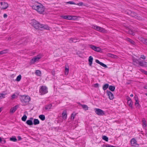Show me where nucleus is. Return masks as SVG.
I'll use <instances>...</instances> for the list:
<instances>
[{
	"label": "nucleus",
	"instance_id": "obj_19",
	"mask_svg": "<svg viewBox=\"0 0 147 147\" xmlns=\"http://www.w3.org/2000/svg\"><path fill=\"white\" fill-rule=\"evenodd\" d=\"M40 122L39 120L37 119H34L33 121V124L34 125H36L39 124Z\"/></svg>",
	"mask_w": 147,
	"mask_h": 147
},
{
	"label": "nucleus",
	"instance_id": "obj_5",
	"mask_svg": "<svg viewBox=\"0 0 147 147\" xmlns=\"http://www.w3.org/2000/svg\"><path fill=\"white\" fill-rule=\"evenodd\" d=\"M92 28L95 30L102 33H106L107 30L105 29L96 25H93Z\"/></svg>",
	"mask_w": 147,
	"mask_h": 147
},
{
	"label": "nucleus",
	"instance_id": "obj_50",
	"mask_svg": "<svg viewBox=\"0 0 147 147\" xmlns=\"http://www.w3.org/2000/svg\"><path fill=\"white\" fill-rule=\"evenodd\" d=\"M140 58L143 59H145L146 58L143 55H141Z\"/></svg>",
	"mask_w": 147,
	"mask_h": 147
},
{
	"label": "nucleus",
	"instance_id": "obj_28",
	"mask_svg": "<svg viewBox=\"0 0 147 147\" xmlns=\"http://www.w3.org/2000/svg\"><path fill=\"white\" fill-rule=\"evenodd\" d=\"M39 117L42 121H44L45 119V116L43 115H39Z\"/></svg>",
	"mask_w": 147,
	"mask_h": 147
},
{
	"label": "nucleus",
	"instance_id": "obj_7",
	"mask_svg": "<svg viewBox=\"0 0 147 147\" xmlns=\"http://www.w3.org/2000/svg\"><path fill=\"white\" fill-rule=\"evenodd\" d=\"M8 7V4L4 2H0V7L2 9H6Z\"/></svg>",
	"mask_w": 147,
	"mask_h": 147
},
{
	"label": "nucleus",
	"instance_id": "obj_64",
	"mask_svg": "<svg viewBox=\"0 0 147 147\" xmlns=\"http://www.w3.org/2000/svg\"><path fill=\"white\" fill-rule=\"evenodd\" d=\"M112 147H116L115 146H112Z\"/></svg>",
	"mask_w": 147,
	"mask_h": 147
},
{
	"label": "nucleus",
	"instance_id": "obj_13",
	"mask_svg": "<svg viewBox=\"0 0 147 147\" xmlns=\"http://www.w3.org/2000/svg\"><path fill=\"white\" fill-rule=\"evenodd\" d=\"M96 62L99 64L100 65H101L103 67H107V65L103 63L102 62H100L98 60L96 59L95 61Z\"/></svg>",
	"mask_w": 147,
	"mask_h": 147
},
{
	"label": "nucleus",
	"instance_id": "obj_43",
	"mask_svg": "<svg viewBox=\"0 0 147 147\" xmlns=\"http://www.w3.org/2000/svg\"><path fill=\"white\" fill-rule=\"evenodd\" d=\"M76 5L79 6H82L84 5V4L82 2H80L79 3H78L77 4H76Z\"/></svg>",
	"mask_w": 147,
	"mask_h": 147
},
{
	"label": "nucleus",
	"instance_id": "obj_56",
	"mask_svg": "<svg viewBox=\"0 0 147 147\" xmlns=\"http://www.w3.org/2000/svg\"><path fill=\"white\" fill-rule=\"evenodd\" d=\"M127 99L128 101L131 100L130 98L129 97H127Z\"/></svg>",
	"mask_w": 147,
	"mask_h": 147
},
{
	"label": "nucleus",
	"instance_id": "obj_18",
	"mask_svg": "<svg viewBox=\"0 0 147 147\" xmlns=\"http://www.w3.org/2000/svg\"><path fill=\"white\" fill-rule=\"evenodd\" d=\"M8 51V50L7 49L0 51V55L7 53Z\"/></svg>",
	"mask_w": 147,
	"mask_h": 147
},
{
	"label": "nucleus",
	"instance_id": "obj_44",
	"mask_svg": "<svg viewBox=\"0 0 147 147\" xmlns=\"http://www.w3.org/2000/svg\"><path fill=\"white\" fill-rule=\"evenodd\" d=\"M139 63V65L141 66H144V64L141 61L139 62V63Z\"/></svg>",
	"mask_w": 147,
	"mask_h": 147
},
{
	"label": "nucleus",
	"instance_id": "obj_45",
	"mask_svg": "<svg viewBox=\"0 0 147 147\" xmlns=\"http://www.w3.org/2000/svg\"><path fill=\"white\" fill-rule=\"evenodd\" d=\"M67 4H75V3L72 1H69L66 3Z\"/></svg>",
	"mask_w": 147,
	"mask_h": 147
},
{
	"label": "nucleus",
	"instance_id": "obj_21",
	"mask_svg": "<svg viewBox=\"0 0 147 147\" xmlns=\"http://www.w3.org/2000/svg\"><path fill=\"white\" fill-rule=\"evenodd\" d=\"M108 56L109 57H111V58H117L118 57L117 56V55L112 54H108Z\"/></svg>",
	"mask_w": 147,
	"mask_h": 147
},
{
	"label": "nucleus",
	"instance_id": "obj_22",
	"mask_svg": "<svg viewBox=\"0 0 147 147\" xmlns=\"http://www.w3.org/2000/svg\"><path fill=\"white\" fill-rule=\"evenodd\" d=\"M69 71V69L68 66H65V75H67Z\"/></svg>",
	"mask_w": 147,
	"mask_h": 147
},
{
	"label": "nucleus",
	"instance_id": "obj_36",
	"mask_svg": "<svg viewBox=\"0 0 147 147\" xmlns=\"http://www.w3.org/2000/svg\"><path fill=\"white\" fill-rule=\"evenodd\" d=\"M71 18L70 20H75L77 19L76 17L75 16H71Z\"/></svg>",
	"mask_w": 147,
	"mask_h": 147
},
{
	"label": "nucleus",
	"instance_id": "obj_34",
	"mask_svg": "<svg viewBox=\"0 0 147 147\" xmlns=\"http://www.w3.org/2000/svg\"><path fill=\"white\" fill-rule=\"evenodd\" d=\"M76 115V113H72L71 116V119L73 120Z\"/></svg>",
	"mask_w": 147,
	"mask_h": 147
},
{
	"label": "nucleus",
	"instance_id": "obj_55",
	"mask_svg": "<svg viewBox=\"0 0 147 147\" xmlns=\"http://www.w3.org/2000/svg\"><path fill=\"white\" fill-rule=\"evenodd\" d=\"M144 89H147V85H145L144 87Z\"/></svg>",
	"mask_w": 147,
	"mask_h": 147
},
{
	"label": "nucleus",
	"instance_id": "obj_62",
	"mask_svg": "<svg viewBox=\"0 0 147 147\" xmlns=\"http://www.w3.org/2000/svg\"><path fill=\"white\" fill-rule=\"evenodd\" d=\"M145 135H146V137H147V131L146 133V134H145Z\"/></svg>",
	"mask_w": 147,
	"mask_h": 147
},
{
	"label": "nucleus",
	"instance_id": "obj_20",
	"mask_svg": "<svg viewBox=\"0 0 147 147\" xmlns=\"http://www.w3.org/2000/svg\"><path fill=\"white\" fill-rule=\"evenodd\" d=\"M52 107V105L51 104H50L49 105H47L45 106V109L46 110H48L50 109Z\"/></svg>",
	"mask_w": 147,
	"mask_h": 147
},
{
	"label": "nucleus",
	"instance_id": "obj_1",
	"mask_svg": "<svg viewBox=\"0 0 147 147\" xmlns=\"http://www.w3.org/2000/svg\"><path fill=\"white\" fill-rule=\"evenodd\" d=\"M32 7L33 9L40 14H43L45 9V7L41 4L37 2H35Z\"/></svg>",
	"mask_w": 147,
	"mask_h": 147
},
{
	"label": "nucleus",
	"instance_id": "obj_52",
	"mask_svg": "<svg viewBox=\"0 0 147 147\" xmlns=\"http://www.w3.org/2000/svg\"><path fill=\"white\" fill-rule=\"evenodd\" d=\"M98 86V84H94V87H97Z\"/></svg>",
	"mask_w": 147,
	"mask_h": 147
},
{
	"label": "nucleus",
	"instance_id": "obj_29",
	"mask_svg": "<svg viewBox=\"0 0 147 147\" xmlns=\"http://www.w3.org/2000/svg\"><path fill=\"white\" fill-rule=\"evenodd\" d=\"M127 104L129 107L132 108V102L131 100H129L127 101Z\"/></svg>",
	"mask_w": 147,
	"mask_h": 147
},
{
	"label": "nucleus",
	"instance_id": "obj_61",
	"mask_svg": "<svg viewBox=\"0 0 147 147\" xmlns=\"http://www.w3.org/2000/svg\"><path fill=\"white\" fill-rule=\"evenodd\" d=\"M133 94H131L130 95V96L131 97H133Z\"/></svg>",
	"mask_w": 147,
	"mask_h": 147
},
{
	"label": "nucleus",
	"instance_id": "obj_37",
	"mask_svg": "<svg viewBox=\"0 0 147 147\" xmlns=\"http://www.w3.org/2000/svg\"><path fill=\"white\" fill-rule=\"evenodd\" d=\"M143 126V127H145L146 126V121L144 120H142Z\"/></svg>",
	"mask_w": 147,
	"mask_h": 147
},
{
	"label": "nucleus",
	"instance_id": "obj_23",
	"mask_svg": "<svg viewBox=\"0 0 147 147\" xmlns=\"http://www.w3.org/2000/svg\"><path fill=\"white\" fill-rule=\"evenodd\" d=\"M126 40L132 45H134L135 44V42L129 38H127Z\"/></svg>",
	"mask_w": 147,
	"mask_h": 147
},
{
	"label": "nucleus",
	"instance_id": "obj_4",
	"mask_svg": "<svg viewBox=\"0 0 147 147\" xmlns=\"http://www.w3.org/2000/svg\"><path fill=\"white\" fill-rule=\"evenodd\" d=\"M42 57V55L39 54L36 56H35L34 58L32 59L30 61L31 64H34V63L39 60Z\"/></svg>",
	"mask_w": 147,
	"mask_h": 147
},
{
	"label": "nucleus",
	"instance_id": "obj_11",
	"mask_svg": "<svg viewBox=\"0 0 147 147\" xmlns=\"http://www.w3.org/2000/svg\"><path fill=\"white\" fill-rule=\"evenodd\" d=\"M107 94L108 95L109 98L110 100H113L114 98V96L113 93L110 91H107Z\"/></svg>",
	"mask_w": 147,
	"mask_h": 147
},
{
	"label": "nucleus",
	"instance_id": "obj_35",
	"mask_svg": "<svg viewBox=\"0 0 147 147\" xmlns=\"http://www.w3.org/2000/svg\"><path fill=\"white\" fill-rule=\"evenodd\" d=\"M21 77H21V75H19L17 77V78L16 79V80L17 81H18V82L20 81L21 79Z\"/></svg>",
	"mask_w": 147,
	"mask_h": 147
},
{
	"label": "nucleus",
	"instance_id": "obj_25",
	"mask_svg": "<svg viewBox=\"0 0 147 147\" xmlns=\"http://www.w3.org/2000/svg\"><path fill=\"white\" fill-rule=\"evenodd\" d=\"M109 89L112 91H114L115 89V87L114 86H110L109 87Z\"/></svg>",
	"mask_w": 147,
	"mask_h": 147
},
{
	"label": "nucleus",
	"instance_id": "obj_48",
	"mask_svg": "<svg viewBox=\"0 0 147 147\" xmlns=\"http://www.w3.org/2000/svg\"><path fill=\"white\" fill-rule=\"evenodd\" d=\"M133 61L134 63H138V61L137 59H133Z\"/></svg>",
	"mask_w": 147,
	"mask_h": 147
},
{
	"label": "nucleus",
	"instance_id": "obj_51",
	"mask_svg": "<svg viewBox=\"0 0 147 147\" xmlns=\"http://www.w3.org/2000/svg\"><path fill=\"white\" fill-rule=\"evenodd\" d=\"M51 73H52V74L53 76H54L55 74V71H51Z\"/></svg>",
	"mask_w": 147,
	"mask_h": 147
},
{
	"label": "nucleus",
	"instance_id": "obj_17",
	"mask_svg": "<svg viewBox=\"0 0 147 147\" xmlns=\"http://www.w3.org/2000/svg\"><path fill=\"white\" fill-rule=\"evenodd\" d=\"M24 113L25 114V115H24V116L22 117V121H26L27 118V117L26 115V114H27V113L26 111Z\"/></svg>",
	"mask_w": 147,
	"mask_h": 147
},
{
	"label": "nucleus",
	"instance_id": "obj_53",
	"mask_svg": "<svg viewBox=\"0 0 147 147\" xmlns=\"http://www.w3.org/2000/svg\"><path fill=\"white\" fill-rule=\"evenodd\" d=\"M7 14H4L3 15V17H4V18H7Z\"/></svg>",
	"mask_w": 147,
	"mask_h": 147
},
{
	"label": "nucleus",
	"instance_id": "obj_6",
	"mask_svg": "<svg viewBox=\"0 0 147 147\" xmlns=\"http://www.w3.org/2000/svg\"><path fill=\"white\" fill-rule=\"evenodd\" d=\"M39 91L42 95L45 94L48 92L46 86H42L41 87Z\"/></svg>",
	"mask_w": 147,
	"mask_h": 147
},
{
	"label": "nucleus",
	"instance_id": "obj_3",
	"mask_svg": "<svg viewBox=\"0 0 147 147\" xmlns=\"http://www.w3.org/2000/svg\"><path fill=\"white\" fill-rule=\"evenodd\" d=\"M20 99L24 105L28 104L30 100L29 96L25 95L22 96L20 98Z\"/></svg>",
	"mask_w": 147,
	"mask_h": 147
},
{
	"label": "nucleus",
	"instance_id": "obj_57",
	"mask_svg": "<svg viewBox=\"0 0 147 147\" xmlns=\"http://www.w3.org/2000/svg\"><path fill=\"white\" fill-rule=\"evenodd\" d=\"M18 140H20L21 139V138L20 136H18Z\"/></svg>",
	"mask_w": 147,
	"mask_h": 147
},
{
	"label": "nucleus",
	"instance_id": "obj_24",
	"mask_svg": "<svg viewBox=\"0 0 147 147\" xmlns=\"http://www.w3.org/2000/svg\"><path fill=\"white\" fill-rule=\"evenodd\" d=\"M80 105L85 110H87L88 109V107L87 105H82L80 104Z\"/></svg>",
	"mask_w": 147,
	"mask_h": 147
},
{
	"label": "nucleus",
	"instance_id": "obj_32",
	"mask_svg": "<svg viewBox=\"0 0 147 147\" xmlns=\"http://www.w3.org/2000/svg\"><path fill=\"white\" fill-rule=\"evenodd\" d=\"M109 87V84H105L103 86V89L104 90H105Z\"/></svg>",
	"mask_w": 147,
	"mask_h": 147
},
{
	"label": "nucleus",
	"instance_id": "obj_26",
	"mask_svg": "<svg viewBox=\"0 0 147 147\" xmlns=\"http://www.w3.org/2000/svg\"><path fill=\"white\" fill-rule=\"evenodd\" d=\"M62 117H63L64 118H66L67 116V115L66 113V111L65 110L63 113L62 114Z\"/></svg>",
	"mask_w": 147,
	"mask_h": 147
},
{
	"label": "nucleus",
	"instance_id": "obj_40",
	"mask_svg": "<svg viewBox=\"0 0 147 147\" xmlns=\"http://www.w3.org/2000/svg\"><path fill=\"white\" fill-rule=\"evenodd\" d=\"M35 73L38 75H40L41 73L40 71L38 70H36Z\"/></svg>",
	"mask_w": 147,
	"mask_h": 147
},
{
	"label": "nucleus",
	"instance_id": "obj_38",
	"mask_svg": "<svg viewBox=\"0 0 147 147\" xmlns=\"http://www.w3.org/2000/svg\"><path fill=\"white\" fill-rule=\"evenodd\" d=\"M102 138L103 140H105L106 141H108V138L106 136H104L102 137Z\"/></svg>",
	"mask_w": 147,
	"mask_h": 147
},
{
	"label": "nucleus",
	"instance_id": "obj_2",
	"mask_svg": "<svg viewBox=\"0 0 147 147\" xmlns=\"http://www.w3.org/2000/svg\"><path fill=\"white\" fill-rule=\"evenodd\" d=\"M30 23L36 29H40L43 27V25L40 24L39 22L34 19L32 20Z\"/></svg>",
	"mask_w": 147,
	"mask_h": 147
},
{
	"label": "nucleus",
	"instance_id": "obj_9",
	"mask_svg": "<svg viewBox=\"0 0 147 147\" xmlns=\"http://www.w3.org/2000/svg\"><path fill=\"white\" fill-rule=\"evenodd\" d=\"M131 146L134 147H138L139 145L137 143L136 140L134 138L132 139L131 141Z\"/></svg>",
	"mask_w": 147,
	"mask_h": 147
},
{
	"label": "nucleus",
	"instance_id": "obj_60",
	"mask_svg": "<svg viewBox=\"0 0 147 147\" xmlns=\"http://www.w3.org/2000/svg\"><path fill=\"white\" fill-rule=\"evenodd\" d=\"M2 139H1V137H0V142H2Z\"/></svg>",
	"mask_w": 147,
	"mask_h": 147
},
{
	"label": "nucleus",
	"instance_id": "obj_10",
	"mask_svg": "<svg viewBox=\"0 0 147 147\" xmlns=\"http://www.w3.org/2000/svg\"><path fill=\"white\" fill-rule=\"evenodd\" d=\"M90 48L95 51L99 52L101 50V49L98 47H97L92 45H89Z\"/></svg>",
	"mask_w": 147,
	"mask_h": 147
},
{
	"label": "nucleus",
	"instance_id": "obj_49",
	"mask_svg": "<svg viewBox=\"0 0 147 147\" xmlns=\"http://www.w3.org/2000/svg\"><path fill=\"white\" fill-rule=\"evenodd\" d=\"M45 29H46L47 30H49L50 29V28L48 27V26H46L45 27H44L43 26V27Z\"/></svg>",
	"mask_w": 147,
	"mask_h": 147
},
{
	"label": "nucleus",
	"instance_id": "obj_12",
	"mask_svg": "<svg viewBox=\"0 0 147 147\" xmlns=\"http://www.w3.org/2000/svg\"><path fill=\"white\" fill-rule=\"evenodd\" d=\"M33 118L31 117L30 118V119L27 120L26 121V123L28 125H31L33 124L32 122V120Z\"/></svg>",
	"mask_w": 147,
	"mask_h": 147
},
{
	"label": "nucleus",
	"instance_id": "obj_59",
	"mask_svg": "<svg viewBox=\"0 0 147 147\" xmlns=\"http://www.w3.org/2000/svg\"><path fill=\"white\" fill-rule=\"evenodd\" d=\"M1 111H2V108L1 107L0 108V113L1 112Z\"/></svg>",
	"mask_w": 147,
	"mask_h": 147
},
{
	"label": "nucleus",
	"instance_id": "obj_58",
	"mask_svg": "<svg viewBox=\"0 0 147 147\" xmlns=\"http://www.w3.org/2000/svg\"><path fill=\"white\" fill-rule=\"evenodd\" d=\"M144 73L145 74H146L147 75V71H144Z\"/></svg>",
	"mask_w": 147,
	"mask_h": 147
},
{
	"label": "nucleus",
	"instance_id": "obj_15",
	"mask_svg": "<svg viewBox=\"0 0 147 147\" xmlns=\"http://www.w3.org/2000/svg\"><path fill=\"white\" fill-rule=\"evenodd\" d=\"M61 17L64 19L68 20H70L71 19V16H61Z\"/></svg>",
	"mask_w": 147,
	"mask_h": 147
},
{
	"label": "nucleus",
	"instance_id": "obj_30",
	"mask_svg": "<svg viewBox=\"0 0 147 147\" xmlns=\"http://www.w3.org/2000/svg\"><path fill=\"white\" fill-rule=\"evenodd\" d=\"M7 94L6 93H1L0 94V99L5 98V96Z\"/></svg>",
	"mask_w": 147,
	"mask_h": 147
},
{
	"label": "nucleus",
	"instance_id": "obj_46",
	"mask_svg": "<svg viewBox=\"0 0 147 147\" xmlns=\"http://www.w3.org/2000/svg\"><path fill=\"white\" fill-rule=\"evenodd\" d=\"M74 39L71 38L70 39L69 41L70 43H72L73 42H76V41H74Z\"/></svg>",
	"mask_w": 147,
	"mask_h": 147
},
{
	"label": "nucleus",
	"instance_id": "obj_47",
	"mask_svg": "<svg viewBox=\"0 0 147 147\" xmlns=\"http://www.w3.org/2000/svg\"><path fill=\"white\" fill-rule=\"evenodd\" d=\"M135 99L136 101V102H138V96L137 95H136L135 96Z\"/></svg>",
	"mask_w": 147,
	"mask_h": 147
},
{
	"label": "nucleus",
	"instance_id": "obj_39",
	"mask_svg": "<svg viewBox=\"0 0 147 147\" xmlns=\"http://www.w3.org/2000/svg\"><path fill=\"white\" fill-rule=\"evenodd\" d=\"M128 32L129 34H131L133 35H134V34L132 30H129L128 31Z\"/></svg>",
	"mask_w": 147,
	"mask_h": 147
},
{
	"label": "nucleus",
	"instance_id": "obj_41",
	"mask_svg": "<svg viewBox=\"0 0 147 147\" xmlns=\"http://www.w3.org/2000/svg\"><path fill=\"white\" fill-rule=\"evenodd\" d=\"M135 105L137 107L139 108L140 107V105L139 104L138 102H135Z\"/></svg>",
	"mask_w": 147,
	"mask_h": 147
},
{
	"label": "nucleus",
	"instance_id": "obj_16",
	"mask_svg": "<svg viewBox=\"0 0 147 147\" xmlns=\"http://www.w3.org/2000/svg\"><path fill=\"white\" fill-rule=\"evenodd\" d=\"M17 105H16L14 107L12 108L10 110V112L11 113H14L17 110Z\"/></svg>",
	"mask_w": 147,
	"mask_h": 147
},
{
	"label": "nucleus",
	"instance_id": "obj_31",
	"mask_svg": "<svg viewBox=\"0 0 147 147\" xmlns=\"http://www.w3.org/2000/svg\"><path fill=\"white\" fill-rule=\"evenodd\" d=\"M10 141L16 142L17 141V139L15 137H12L10 138Z\"/></svg>",
	"mask_w": 147,
	"mask_h": 147
},
{
	"label": "nucleus",
	"instance_id": "obj_63",
	"mask_svg": "<svg viewBox=\"0 0 147 147\" xmlns=\"http://www.w3.org/2000/svg\"><path fill=\"white\" fill-rule=\"evenodd\" d=\"M144 63H145V64H147V62H144Z\"/></svg>",
	"mask_w": 147,
	"mask_h": 147
},
{
	"label": "nucleus",
	"instance_id": "obj_42",
	"mask_svg": "<svg viewBox=\"0 0 147 147\" xmlns=\"http://www.w3.org/2000/svg\"><path fill=\"white\" fill-rule=\"evenodd\" d=\"M136 15V14L135 13L133 12V13H131V16L132 17H135V16Z\"/></svg>",
	"mask_w": 147,
	"mask_h": 147
},
{
	"label": "nucleus",
	"instance_id": "obj_14",
	"mask_svg": "<svg viewBox=\"0 0 147 147\" xmlns=\"http://www.w3.org/2000/svg\"><path fill=\"white\" fill-rule=\"evenodd\" d=\"M93 60V58L91 56H90L89 57L88 61L89 64L90 66H91L92 63V61Z\"/></svg>",
	"mask_w": 147,
	"mask_h": 147
},
{
	"label": "nucleus",
	"instance_id": "obj_33",
	"mask_svg": "<svg viewBox=\"0 0 147 147\" xmlns=\"http://www.w3.org/2000/svg\"><path fill=\"white\" fill-rule=\"evenodd\" d=\"M18 94H13L11 96V99H13L17 98L18 97Z\"/></svg>",
	"mask_w": 147,
	"mask_h": 147
},
{
	"label": "nucleus",
	"instance_id": "obj_27",
	"mask_svg": "<svg viewBox=\"0 0 147 147\" xmlns=\"http://www.w3.org/2000/svg\"><path fill=\"white\" fill-rule=\"evenodd\" d=\"M141 41L145 45H147V39L142 38Z\"/></svg>",
	"mask_w": 147,
	"mask_h": 147
},
{
	"label": "nucleus",
	"instance_id": "obj_8",
	"mask_svg": "<svg viewBox=\"0 0 147 147\" xmlns=\"http://www.w3.org/2000/svg\"><path fill=\"white\" fill-rule=\"evenodd\" d=\"M95 112L96 114L98 115H105L104 111L99 109H95Z\"/></svg>",
	"mask_w": 147,
	"mask_h": 147
},
{
	"label": "nucleus",
	"instance_id": "obj_54",
	"mask_svg": "<svg viewBox=\"0 0 147 147\" xmlns=\"http://www.w3.org/2000/svg\"><path fill=\"white\" fill-rule=\"evenodd\" d=\"M106 147H112V146L109 145H106Z\"/></svg>",
	"mask_w": 147,
	"mask_h": 147
}]
</instances>
